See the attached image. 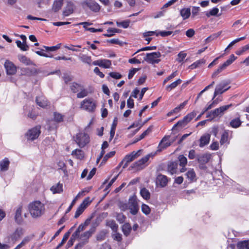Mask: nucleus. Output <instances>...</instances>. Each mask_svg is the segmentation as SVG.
Masks as SVG:
<instances>
[{
    "mask_svg": "<svg viewBox=\"0 0 249 249\" xmlns=\"http://www.w3.org/2000/svg\"><path fill=\"white\" fill-rule=\"evenodd\" d=\"M28 210L33 218H39L45 213V206L39 200L34 201L29 204Z\"/></svg>",
    "mask_w": 249,
    "mask_h": 249,
    "instance_id": "f257e3e1",
    "label": "nucleus"
},
{
    "mask_svg": "<svg viewBox=\"0 0 249 249\" xmlns=\"http://www.w3.org/2000/svg\"><path fill=\"white\" fill-rule=\"evenodd\" d=\"M231 106V105L223 106L209 112L207 114L208 119L199 122L197 124H204L207 121L211 120L217 117L222 116L225 113V112L228 110Z\"/></svg>",
    "mask_w": 249,
    "mask_h": 249,
    "instance_id": "f03ea898",
    "label": "nucleus"
},
{
    "mask_svg": "<svg viewBox=\"0 0 249 249\" xmlns=\"http://www.w3.org/2000/svg\"><path fill=\"white\" fill-rule=\"evenodd\" d=\"M96 107V103L92 98H86L83 100L80 106L81 109L89 112L94 111Z\"/></svg>",
    "mask_w": 249,
    "mask_h": 249,
    "instance_id": "7ed1b4c3",
    "label": "nucleus"
},
{
    "mask_svg": "<svg viewBox=\"0 0 249 249\" xmlns=\"http://www.w3.org/2000/svg\"><path fill=\"white\" fill-rule=\"evenodd\" d=\"M176 140L175 137H172L171 135H165L159 143L157 151L160 152L170 146Z\"/></svg>",
    "mask_w": 249,
    "mask_h": 249,
    "instance_id": "20e7f679",
    "label": "nucleus"
},
{
    "mask_svg": "<svg viewBox=\"0 0 249 249\" xmlns=\"http://www.w3.org/2000/svg\"><path fill=\"white\" fill-rule=\"evenodd\" d=\"M75 142L80 147H84L90 141L89 135L85 131L77 133L75 137Z\"/></svg>",
    "mask_w": 249,
    "mask_h": 249,
    "instance_id": "39448f33",
    "label": "nucleus"
},
{
    "mask_svg": "<svg viewBox=\"0 0 249 249\" xmlns=\"http://www.w3.org/2000/svg\"><path fill=\"white\" fill-rule=\"evenodd\" d=\"M141 153V150H139L137 152L133 151L130 154L125 156L123 160L120 163L119 166H123V168H126L128 163L138 157Z\"/></svg>",
    "mask_w": 249,
    "mask_h": 249,
    "instance_id": "423d86ee",
    "label": "nucleus"
},
{
    "mask_svg": "<svg viewBox=\"0 0 249 249\" xmlns=\"http://www.w3.org/2000/svg\"><path fill=\"white\" fill-rule=\"evenodd\" d=\"M230 82L228 81H222L216 85L213 93V100L218 94H221L228 90L230 87H228Z\"/></svg>",
    "mask_w": 249,
    "mask_h": 249,
    "instance_id": "0eeeda50",
    "label": "nucleus"
},
{
    "mask_svg": "<svg viewBox=\"0 0 249 249\" xmlns=\"http://www.w3.org/2000/svg\"><path fill=\"white\" fill-rule=\"evenodd\" d=\"M83 8L88 7L91 11L97 13L101 8L100 5L94 0H85L81 2Z\"/></svg>",
    "mask_w": 249,
    "mask_h": 249,
    "instance_id": "6e6552de",
    "label": "nucleus"
},
{
    "mask_svg": "<svg viewBox=\"0 0 249 249\" xmlns=\"http://www.w3.org/2000/svg\"><path fill=\"white\" fill-rule=\"evenodd\" d=\"M40 133V127L36 125L33 128L29 129L25 134V136L28 141H34L37 139Z\"/></svg>",
    "mask_w": 249,
    "mask_h": 249,
    "instance_id": "1a4fd4ad",
    "label": "nucleus"
},
{
    "mask_svg": "<svg viewBox=\"0 0 249 249\" xmlns=\"http://www.w3.org/2000/svg\"><path fill=\"white\" fill-rule=\"evenodd\" d=\"M161 56V54L160 52H153L151 53H147L144 57V60L148 63L150 64H158L160 60L159 58Z\"/></svg>",
    "mask_w": 249,
    "mask_h": 249,
    "instance_id": "9d476101",
    "label": "nucleus"
},
{
    "mask_svg": "<svg viewBox=\"0 0 249 249\" xmlns=\"http://www.w3.org/2000/svg\"><path fill=\"white\" fill-rule=\"evenodd\" d=\"M128 202V209L130 210V213L133 215L136 214L139 210V207L136 197L131 196L129 199Z\"/></svg>",
    "mask_w": 249,
    "mask_h": 249,
    "instance_id": "9b49d317",
    "label": "nucleus"
},
{
    "mask_svg": "<svg viewBox=\"0 0 249 249\" xmlns=\"http://www.w3.org/2000/svg\"><path fill=\"white\" fill-rule=\"evenodd\" d=\"M153 156L154 155L152 154H149L146 155L138 161L135 162L133 164V167L138 170H141L144 168L146 166V163L149 160V158Z\"/></svg>",
    "mask_w": 249,
    "mask_h": 249,
    "instance_id": "f8f14e48",
    "label": "nucleus"
},
{
    "mask_svg": "<svg viewBox=\"0 0 249 249\" xmlns=\"http://www.w3.org/2000/svg\"><path fill=\"white\" fill-rule=\"evenodd\" d=\"M91 201L90 200L89 197H87L85 198L80 206L77 209L75 212L74 217L77 218L84 211L88 206L90 203Z\"/></svg>",
    "mask_w": 249,
    "mask_h": 249,
    "instance_id": "ddd939ff",
    "label": "nucleus"
},
{
    "mask_svg": "<svg viewBox=\"0 0 249 249\" xmlns=\"http://www.w3.org/2000/svg\"><path fill=\"white\" fill-rule=\"evenodd\" d=\"M196 115V112L193 111L184 117L181 121H179L175 124H187L190 123Z\"/></svg>",
    "mask_w": 249,
    "mask_h": 249,
    "instance_id": "4468645a",
    "label": "nucleus"
},
{
    "mask_svg": "<svg viewBox=\"0 0 249 249\" xmlns=\"http://www.w3.org/2000/svg\"><path fill=\"white\" fill-rule=\"evenodd\" d=\"M168 182V179L165 175L159 174L157 177L156 183L157 186L164 187L167 185Z\"/></svg>",
    "mask_w": 249,
    "mask_h": 249,
    "instance_id": "2eb2a0df",
    "label": "nucleus"
},
{
    "mask_svg": "<svg viewBox=\"0 0 249 249\" xmlns=\"http://www.w3.org/2000/svg\"><path fill=\"white\" fill-rule=\"evenodd\" d=\"M92 64L95 66H99V67L107 69L110 67L111 61L108 59H100L94 61L92 62Z\"/></svg>",
    "mask_w": 249,
    "mask_h": 249,
    "instance_id": "dca6fc26",
    "label": "nucleus"
},
{
    "mask_svg": "<svg viewBox=\"0 0 249 249\" xmlns=\"http://www.w3.org/2000/svg\"><path fill=\"white\" fill-rule=\"evenodd\" d=\"M4 67L7 74L13 75L16 72V67L13 63L9 60H6L4 63Z\"/></svg>",
    "mask_w": 249,
    "mask_h": 249,
    "instance_id": "f3484780",
    "label": "nucleus"
},
{
    "mask_svg": "<svg viewBox=\"0 0 249 249\" xmlns=\"http://www.w3.org/2000/svg\"><path fill=\"white\" fill-rule=\"evenodd\" d=\"M90 222V219H87L84 223L80 224L76 231L72 234V236L74 237H78L79 236V234L81 231H84L86 227L88 226Z\"/></svg>",
    "mask_w": 249,
    "mask_h": 249,
    "instance_id": "a211bd4d",
    "label": "nucleus"
},
{
    "mask_svg": "<svg viewBox=\"0 0 249 249\" xmlns=\"http://www.w3.org/2000/svg\"><path fill=\"white\" fill-rule=\"evenodd\" d=\"M93 232V231L90 230L89 231H85L81 235L79 234V236L78 238H79V240L81 242L80 243L82 244L83 245L86 244L88 242L89 238L90 236H91Z\"/></svg>",
    "mask_w": 249,
    "mask_h": 249,
    "instance_id": "6ab92c4d",
    "label": "nucleus"
},
{
    "mask_svg": "<svg viewBox=\"0 0 249 249\" xmlns=\"http://www.w3.org/2000/svg\"><path fill=\"white\" fill-rule=\"evenodd\" d=\"M178 160L179 161V165L182 167L180 169L179 171L180 173H183L186 171L185 166L187 163V159L183 155H180L178 157Z\"/></svg>",
    "mask_w": 249,
    "mask_h": 249,
    "instance_id": "aec40b11",
    "label": "nucleus"
},
{
    "mask_svg": "<svg viewBox=\"0 0 249 249\" xmlns=\"http://www.w3.org/2000/svg\"><path fill=\"white\" fill-rule=\"evenodd\" d=\"M185 176L189 182H193L196 180V174L193 169H188L185 174Z\"/></svg>",
    "mask_w": 249,
    "mask_h": 249,
    "instance_id": "412c9836",
    "label": "nucleus"
},
{
    "mask_svg": "<svg viewBox=\"0 0 249 249\" xmlns=\"http://www.w3.org/2000/svg\"><path fill=\"white\" fill-rule=\"evenodd\" d=\"M74 8V5L72 2H68L63 12L64 16L67 17L72 14L73 12Z\"/></svg>",
    "mask_w": 249,
    "mask_h": 249,
    "instance_id": "4be33fe9",
    "label": "nucleus"
},
{
    "mask_svg": "<svg viewBox=\"0 0 249 249\" xmlns=\"http://www.w3.org/2000/svg\"><path fill=\"white\" fill-rule=\"evenodd\" d=\"M36 101L37 105L42 107H45L49 105V102L43 96L36 97Z\"/></svg>",
    "mask_w": 249,
    "mask_h": 249,
    "instance_id": "5701e85b",
    "label": "nucleus"
},
{
    "mask_svg": "<svg viewBox=\"0 0 249 249\" xmlns=\"http://www.w3.org/2000/svg\"><path fill=\"white\" fill-rule=\"evenodd\" d=\"M210 140V134L208 133H206L204 134L201 136L199 140V146L200 147H203L206 145H207Z\"/></svg>",
    "mask_w": 249,
    "mask_h": 249,
    "instance_id": "b1692460",
    "label": "nucleus"
},
{
    "mask_svg": "<svg viewBox=\"0 0 249 249\" xmlns=\"http://www.w3.org/2000/svg\"><path fill=\"white\" fill-rule=\"evenodd\" d=\"M188 100H186L183 103H181L179 106L175 107L174 109L167 113V116H170L173 114H177L179 113L182 109L184 108L185 106L187 104Z\"/></svg>",
    "mask_w": 249,
    "mask_h": 249,
    "instance_id": "393cba45",
    "label": "nucleus"
},
{
    "mask_svg": "<svg viewBox=\"0 0 249 249\" xmlns=\"http://www.w3.org/2000/svg\"><path fill=\"white\" fill-rule=\"evenodd\" d=\"M188 100H186L183 103H181L179 106L175 107L174 109L167 113V116H170L173 114H177L179 113L182 109L184 108L185 106L187 104Z\"/></svg>",
    "mask_w": 249,
    "mask_h": 249,
    "instance_id": "a878e982",
    "label": "nucleus"
},
{
    "mask_svg": "<svg viewBox=\"0 0 249 249\" xmlns=\"http://www.w3.org/2000/svg\"><path fill=\"white\" fill-rule=\"evenodd\" d=\"M10 161L8 159L5 158L3 160H0V171L1 172H5L9 169Z\"/></svg>",
    "mask_w": 249,
    "mask_h": 249,
    "instance_id": "bb28decb",
    "label": "nucleus"
},
{
    "mask_svg": "<svg viewBox=\"0 0 249 249\" xmlns=\"http://www.w3.org/2000/svg\"><path fill=\"white\" fill-rule=\"evenodd\" d=\"M22 209V207L21 206H18L17 208L15 213V219L16 221L18 224H20L23 221L21 216Z\"/></svg>",
    "mask_w": 249,
    "mask_h": 249,
    "instance_id": "cd10ccee",
    "label": "nucleus"
},
{
    "mask_svg": "<svg viewBox=\"0 0 249 249\" xmlns=\"http://www.w3.org/2000/svg\"><path fill=\"white\" fill-rule=\"evenodd\" d=\"M33 107H27L25 106L24 107V111L25 115L31 119H35L36 117V114L33 112Z\"/></svg>",
    "mask_w": 249,
    "mask_h": 249,
    "instance_id": "c85d7f7f",
    "label": "nucleus"
},
{
    "mask_svg": "<svg viewBox=\"0 0 249 249\" xmlns=\"http://www.w3.org/2000/svg\"><path fill=\"white\" fill-rule=\"evenodd\" d=\"M24 233L23 230L21 228H18L11 235L12 240H17L19 239Z\"/></svg>",
    "mask_w": 249,
    "mask_h": 249,
    "instance_id": "c756f323",
    "label": "nucleus"
},
{
    "mask_svg": "<svg viewBox=\"0 0 249 249\" xmlns=\"http://www.w3.org/2000/svg\"><path fill=\"white\" fill-rule=\"evenodd\" d=\"M71 155L77 159L82 160L84 157V153L81 149H76L72 151Z\"/></svg>",
    "mask_w": 249,
    "mask_h": 249,
    "instance_id": "7c9ffc66",
    "label": "nucleus"
},
{
    "mask_svg": "<svg viewBox=\"0 0 249 249\" xmlns=\"http://www.w3.org/2000/svg\"><path fill=\"white\" fill-rule=\"evenodd\" d=\"M78 57L83 63H86L89 65L91 64L92 59L90 56H88L84 54H80Z\"/></svg>",
    "mask_w": 249,
    "mask_h": 249,
    "instance_id": "2f4dec72",
    "label": "nucleus"
},
{
    "mask_svg": "<svg viewBox=\"0 0 249 249\" xmlns=\"http://www.w3.org/2000/svg\"><path fill=\"white\" fill-rule=\"evenodd\" d=\"M211 155L210 154H204L197 157V159L199 163L205 164L209 161Z\"/></svg>",
    "mask_w": 249,
    "mask_h": 249,
    "instance_id": "473e14b6",
    "label": "nucleus"
},
{
    "mask_svg": "<svg viewBox=\"0 0 249 249\" xmlns=\"http://www.w3.org/2000/svg\"><path fill=\"white\" fill-rule=\"evenodd\" d=\"M18 58L20 62L26 65H34V63L29 58L23 55H18Z\"/></svg>",
    "mask_w": 249,
    "mask_h": 249,
    "instance_id": "72a5a7b5",
    "label": "nucleus"
},
{
    "mask_svg": "<svg viewBox=\"0 0 249 249\" xmlns=\"http://www.w3.org/2000/svg\"><path fill=\"white\" fill-rule=\"evenodd\" d=\"M182 82V80L180 79H178L176 81L172 83L171 84L167 85L166 87V90L168 91H170L173 89H175L178 85H180Z\"/></svg>",
    "mask_w": 249,
    "mask_h": 249,
    "instance_id": "f704fd0d",
    "label": "nucleus"
},
{
    "mask_svg": "<svg viewBox=\"0 0 249 249\" xmlns=\"http://www.w3.org/2000/svg\"><path fill=\"white\" fill-rule=\"evenodd\" d=\"M180 14L183 19L185 20L189 18L191 15L190 9L189 8H183L180 11Z\"/></svg>",
    "mask_w": 249,
    "mask_h": 249,
    "instance_id": "c9c22d12",
    "label": "nucleus"
},
{
    "mask_svg": "<svg viewBox=\"0 0 249 249\" xmlns=\"http://www.w3.org/2000/svg\"><path fill=\"white\" fill-rule=\"evenodd\" d=\"M51 190L53 194L61 193L63 191L62 184L58 183L55 185L53 186L51 188Z\"/></svg>",
    "mask_w": 249,
    "mask_h": 249,
    "instance_id": "e433bc0d",
    "label": "nucleus"
},
{
    "mask_svg": "<svg viewBox=\"0 0 249 249\" xmlns=\"http://www.w3.org/2000/svg\"><path fill=\"white\" fill-rule=\"evenodd\" d=\"M63 0H55L53 5V10L54 12L59 11L62 7Z\"/></svg>",
    "mask_w": 249,
    "mask_h": 249,
    "instance_id": "4c0bfd02",
    "label": "nucleus"
},
{
    "mask_svg": "<svg viewBox=\"0 0 249 249\" xmlns=\"http://www.w3.org/2000/svg\"><path fill=\"white\" fill-rule=\"evenodd\" d=\"M237 247L238 249H249V240L239 242L237 244Z\"/></svg>",
    "mask_w": 249,
    "mask_h": 249,
    "instance_id": "58836bf2",
    "label": "nucleus"
},
{
    "mask_svg": "<svg viewBox=\"0 0 249 249\" xmlns=\"http://www.w3.org/2000/svg\"><path fill=\"white\" fill-rule=\"evenodd\" d=\"M17 46L23 51H26L29 50V47L26 42H21L20 40H17L16 42Z\"/></svg>",
    "mask_w": 249,
    "mask_h": 249,
    "instance_id": "ea45409f",
    "label": "nucleus"
},
{
    "mask_svg": "<svg viewBox=\"0 0 249 249\" xmlns=\"http://www.w3.org/2000/svg\"><path fill=\"white\" fill-rule=\"evenodd\" d=\"M82 87L81 85L75 82L71 83L70 86L71 89L73 93L79 92L82 89Z\"/></svg>",
    "mask_w": 249,
    "mask_h": 249,
    "instance_id": "a19ab883",
    "label": "nucleus"
},
{
    "mask_svg": "<svg viewBox=\"0 0 249 249\" xmlns=\"http://www.w3.org/2000/svg\"><path fill=\"white\" fill-rule=\"evenodd\" d=\"M152 131V127H149L145 131H144L138 138H136L133 143H135L143 139L147 134Z\"/></svg>",
    "mask_w": 249,
    "mask_h": 249,
    "instance_id": "79ce46f5",
    "label": "nucleus"
},
{
    "mask_svg": "<svg viewBox=\"0 0 249 249\" xmlns=\"http://www.w3.org/2000/svg\"><path fill=\"white\" fill-rule=\"evenodd\" d=\"M177 171V164L174 162L170 163L168 166V171L173 175L176 174Z\"/></svg>",
    "mask_w": 249,
    "mask_h": 249,
    "instance_id": "37998d69",
    "label": "nucleus"
},
{
    "mask_svg": "<svg viewBox=\"0 0 249 249\" xmlns=\"http://www.w3.org/2000/svg\"><path fill=\"white\" fill-rule=\"evenodd\" d=\"M114 216L116 218L117 220L120 223H123L125 220V216L122 213H115Z\"/></svg>",
    "mask_w": 249,
    "mask_h": 249,
    "instance_id": "c03bdc74",
    "label": "nucleus"
},
{
    "mask_svg": "<svg viewBox=\"0 0 249 249\" xmlns=\"http://www.w3.org/2000/svg\"><path fill=\"white\" fill-rule=\"evenodd\" d=\"M140 194L141 196L146 200L149 199L150 197V192L145 188H143L141 190Z\"/></svg>",
    "mask_w": 249,
    "mask_h": 249,
    "instance_id": "a18cd8bd",
    "label": "nucleus"
},
{
    "mask_svg": "<svg viewBox=\"0 0 249 249\" xmlns=\"http://www.w3.org/2000/svg\"><path fill=\"white\" fill-rule=\"evenodd\" d=\"M122 230L124 235L127 236L131 230V226L129 223H125L122 227Z\"/></svg>",
    "mask_w": 249,
    "mask_h": 249,
    "instance_id": "49530a36",
    "label": "nucleus"
},
{
    "mask_svg": "<svg viewBox=\"0 0 249 249\" xmlns=\"http://www.w3.org/2000/svg\"><path fill=\"white\" fill-rule=\"evenodd\" d=\"M205 62L206 60L204 59H201L193 63L189 67L191 69H194L199 67L200 65L205 64Z\"/></svg>",
    "mask_w": 249,
    "mask_h": 249,
    "instance_id": "de8ad7c7",
    "label": "nucleus"
},
{
    "mask_svg": "<svg viewBox=\"0 0 249 249\" xmlns=\"http://www.w3.org/2000/svg\"><path fill=\"white\" fill-rule=\"evenodd\" d=\"M219 12V9L217 7H214L209 11H208L206 13V15L207 17H210V16H217Z\"/></svg>",
    "mask_w": 249,
    "mask_h": 249,
    "instance_id": "09e8293b",
    "label": "nucleus"
},
{
    "mask_svg": "<svg viewBox=\"0 0 249 249\" xmlns=\"http://www.w3.org/2000/svg\"><path fill=\"white\" fill-rule=\"evenodd\" d=\"M107 225L113 231H117L118 226L114 220H109L107 222Z\"/></svg>",
    "mask_w": 249,
    "mask_h": 249,
    "instance_id": "8fccbe9b",
    "label": "nucleus"
},
{
    "mask_svg": "<svg viewBox=\"0 0 249 249\" xmlns=\"http://www.w3.org/2000/svg\"><path fill=\"white\" fill-rule=\"evenodd\" d=\"M80 92L77 94V97L78 98H83L88 95V92L87 89H85L82 86V89L79 91Z\"/></svg>",
    "mask_w": 249,
    "mask_h": 249,
    "instance_id": "3c124183",
    "label": "nucleus"
},
{
    "mask_svg": "<svg viewBox=\"0 0 249 249\" xmlns=\"http://www.w3.org/2000/svg\"><path fill=\"white\" fill-rule=\"evenodd\" d=\"M119 30L115 28H109L107 30V34H105L103 35L106 37H110L113 36L115 33H118Z\"/></svg>",
    "mask_w": 249,
    "mask_h": 249,
    "instance_id": "603ef678",
    "label": "nucleus"
},
{
    "mask_svg": "<svg viewBox=\"0 0 249 249\" xmlns=\"http://www.w3.org/2000/svg\"><path fill=\"white\" fill-rule=\"evenodd\" d=\"M217 104V102L216 100L213 101L211 103H208L207 105V106L204 108L203 111L202 112V114H204V113L207 111L208 110L210 109L212 107H214Z\"/></svg>",
    "mask_w": 249,
    "mask_h": 249,
    "instance_id": "864d4df0",
    "label": "nucleus"
},
{
    "mask_svg": "<svg viewBox=\"0 0 249 249\" xmlns=\"http://www.w3.org/2000/svg\"><path fill=\"white\" fill-rule=\"evenodd\" d=\"M61 47V43L58 44L55 46L48 47V46H44V48L45 49L46 51L47 52H54L58 49H60Z\"/></svg>",
    "mask_w": 249,
    "mask_h": 249,
    "instance_id": "5fc2aeb1",
    "label": "nucleus"
},
{
    "mask_svg": "<svg viewBox=\"0 0 249 249\" xmlns=\"http://www.w3.org/2000/svg\"><path fill=\"white\" fill-rule=\"evenodd\" d=\"M54 120L57 123H61L63 120L64 116L57 112H54L53 114Z\"/></svg>",
    "mask_w": 249,
    "mask_h": 249,
    "instance_id": "6e6d98bb",
    "label": "nucleus"
},
{
    "mask_svg": "<svg viewBox=\"0 0 249 249\" xmlns=\"http://www.w3.org/2000/svg\"><path fill=\"white\" fill-rule=\"evenodd\" d=\"M130 24L129 20H124L121 22H116V24L118 27H122L124 28H127L128 27Z\"/></svg>",
    "mask_w": 249,
    "mask_h": 249,
    "instance_id": "4d7b16f0",
    "label": "nucleus"
},
{
    "mask_svg": "<svg viewBox=\"0 0 249 249\" xmlns=\"http://www.w3.org/2000/svg\"><path fill=\"white\" fill-rule=\"evenodd\" d=\"M246 38V36H243V37H240V38H236L235 39H234V40H233L232 41H231L229 44V45L227 46V47L225 49V51H226L227 50L230 49V48H231L233 45H234L235 43L238 42L239 41H241V40H244Z\"/></svg>",
    "mask_w": 249,
    "mask_h": 249,
    "instance_id": "13d9d810",
    "label": "nucleus"
},
{
    "mask_svg": "<svg viewBox=\"0 0 249 249\" xmlns=\"http://www.w3.org/2000/svg\"><path fill=\"white\" fill-rule=\"evenodd\" d=\"M186 56L187 54L186 53H184L183 52H180L178 54L177 61L179 63H181L183 61Z\"/></svg>",
    "mask_w": 249,
    "mask_h": 249,
    "instance_id": "bf43d9fd",
    "label": "nucleus"
},
{
    "mask_svg": "<svg viewBox=\"0 0 249 249\" xmlns=\"http://www.w3.org/2000/svg\"><path fill=\"white\" fill-rule=\"evenodd\" d=\"M228 133L227 131H225L223 133L220 141L221 144H223L228 141Z\"/></svg>",
    "mask_w": 249,
    "mask_h": 249,
    "instance_id": "052dcab7",
    "label": "nucleus"
},
{
    "mask_svg": "<svg viewBox=\"0 0 249 249\" xmlns=\"http://www.w3.org/2000/svg\"><path fill=\"white\" fill-rule=\"evenodd\" d=\"M236 58V57L234 55V54H231L230 56L229 59H228L225 62H224V64L227 67L235 60Z\"/></svg>",
    "mask_w": 249,
    "mask_h": 249,
    "instance_id": "680f3d73",
    "label": "nucleus"
},
{
    "mask_svg": "<svg viewBox=\"0 0 249 249\" xmlns=\"http://www.w3.org/2000/svg\"><path fill=\"white\" fill-rule=\"evenodd\" d=\"M142 211L145 214H148L150 213V209L149 207L144 204H143L142 206Z\"/></svg>",
    "mask_w": 249,
    "mask_h": 249,
    "instance_id": "e2e57ef3",
    "label": "nucleus"
},
{
    "mask_svg": "<svg viewBox=\"0 0 249 249\" xmlns=\"http://www.w3.org/2000/svg\"><path fill=\"white\" fill-rule=\"evenodd\" d=\"M115 154V151H111L110 152H109L104 157H103V161H102V162H106L107 160L113 157Z\"/></svg>",
    "mask_w": 249,
    "mask_h": 249,
    "instance_id": "0e129e2a",
    "label": "nucleus"
},
{
    "mask_svg": "<svg viewBox=\"0 0 249 249\" xmlns=\"http://www.w3.org/2000/svg\"><path fill=\"white\" fill-rule=\"evenodd\" d=\"M109 75L110 77L115 79H119L122 78V75L117 72H111L109 73Z\"/></svg>",
    "mask_w": 249,
    "mask_h": 249,
    "instance_id": "69168bd1",
    "label": "nucleus"
},
{
    "mask_svg": "<svg viewBox=\"0 0 249 249\" xmlns=\"http://www.w3.org/2000/svg\"><path fill=\"white\" fill-rule=\"evenodd\" d=\"M177 75V72H173L171 75L166 77L163 82V85H165L168 81L173 79Z\"/></svg>",
    "mask_w": 249,
    "mask_h": 249,
    "instance_id": "338daca9",
    "label": "nucleus"
},
{
    "mask_svg": "<svg viewBox=\"0 0 249 249\" xmlns=\"http://www.w3.org/2000/svg\"><path fill=\"white\" fill-rule=\"evenodd\" d=\"M70 235V232L68 231L66 232L63 236V239L61 242L59 244V247H61L63 245V244L66 242V241L68 239L69 236Z\"/></svg>",
    "mask_w": 249,
    "mask_h": 249,
    "instance_id": "774afa93",
    "label": "nucleus"
}]
</instances>
